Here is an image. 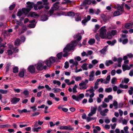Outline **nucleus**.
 <instances>
[{
  "mask_svg": "<svg viewBox=\"0 0 133 133\" xmlns=\"http://www.w3.org/2000/svg\"><path fill=\"white\" fill-rule=\"evenodd\" d=\"M66 130H72L74 129V128L73 127H71L70 125H67V126Z\"/></svg>",
  "mask_w": 133,
  "mask_h": 133,
  "instance_id": "62",
  "label": "nucleus"
},
{
  "mask_svg": "<svg viewBox=\"0 0 133 133\" xmlns=\"http://www.w3.org/2000/svg\"><path fill=\"white\" fill-rule=\"evenodd\" d=\"M112 35L110 31H108L107 35L106 38H107L108 39H111L112 38Z\"/></svg>",
  "mask_w": 133,
  "mask_h": 133,
  "instance_id": "27",
  "label": "nucleus"
},
{
  "mask_svg": "<svg viewBox=\"0 0 133 133\" xmlns=\"http://www.w3.org/2000/svg\"><path fill=\"white\" fill-rule=\"evenodd\" d=\"M88 83V80L85 79L84 81H82L81 82L79 83V89L81 90H85L88 87L87 84Z\"/></svg>",
  "mask_w": 133,
  "mask_h": 133,
  "instance_id": "5",
  "label": "nucleus"
},
{
  "mask_svg": "<svg viewBox=\"0 0 133 133\" xmlns=\"http://www.w3.org/2000/svg\"><path fill=\"white\" fill-rule=\"evenodd\" d=\"M74 38L76 39V40H73L69 44L70 45H73V47L75 48L77 45L78 42L80 41L82 39V36L79 34H77L75 35L74 36Z\"/></svg>",
  "mask_w": 133,
  "mask_h": 133,
  "instance_id": "1",
  "label": "nucleus"
},
{
  "mask_svg": "<svg viewBox=\"0 0 133 133\" xmlns=\"http://www.w3.org/2000/svg\"><path fill=\"white\" fill-rule=\"evenodd\" d=\"M8 92V90H4L3 89H0V93L2 94H6Z\"/></svg>",
  "mask_w": 133,
  "mask_h": 133,
  "instance_id": "40",
  "label": "nucleus"
},
{
  "mask_svg": "<svg viewBox=\"0 0 133 133\" xmlns=\"http://www.w3.org/2000/svg\"><path fill=\"white\" fill-rule=\"evenodd\" d=\"M122 12H121L119 11H115L113 13V15L114 16H118L122 14Z\"/></svg>",
  "mask_w": 133,
  "mask_h": 133,
  "instance_id": "34",
  "label": "nucleus"
},
{
  "mask_svg": "<svg viewBox=\"0 0 133 133\" xmlns=\"http://www.w3.org/2000/svg\"><path fill=\"white\" fill-rule=\"evenodd\" d=\"M97 109V107L96 106H95L94 107L91 108V111L89 114L88 116H91L95 114L96 113Z\"/></svg>",
  "mask_w": 133,
  "mask_h": 133,
  "instance_id": "9",
  "label": "nucleus"
},
{
  "mask_svg": "<svg viewBox=\"0 0 133 133\" xmlns=\"http://www.w3.org/2000/svg\"><path fill=\"white\" fill-rule=\"evenodd\" d=\"M111 32L113 36H114L117 35V31L116 30H111Z\"/></svg>",
  "mask_w": 133,
  "mask_h": 133,
  "instance_id": "46",
  "label": "nucleus"
},
{
  "mask_svg": "<svg viewBox=\"0 0 133 133\" xmlns=\"http://www.w3.org/2000/svg\"><path fill=\"white\" fill-rule=\"evenodd\" d=\"M63 53L61 52L58 53L57 55V57L58 59H61L62 57Z\"/></svg>",
  "mask_w": 133,
  "mask_h": 133,
  "instance_id": "38",
  "label": "nucleus"
},
{
  "mask_svg": "<svg viewBox=\"0 0 133 133\" xmlns=\"http://www.w3.org/2000/svg\"><path fill=\"white\" fill-rule=\"evenodd\" d=\"M11 65V64L10 63H8L6 64V66L5 67L6 69V71L7 72L8 71L9 69V67Z\"/></svg>",
  "mask_w": 133,
  "mask_h": 133,
  "instance_id": "57",
  "label": "nucleus"
},
{
  "mask_svg": "<svg viewBox=\"0 0 133 133\" xmlns=\"http://www.w3.org/2000/svg\"><path fill=\"white\" fill-rule=\"evenodd\" d=\"M42 128L41 127H39L37 128H33L32 129V131L34 132H38Z\"/></svg>",
  "mask_w": 133,
  "mask_h": 133,
  "instance_id": "26",
  "label": "nucleus"
},
{
  "mask_svg": "<svg viewBox=\"0 0 133 133\" xmlns=\"http://www.w3.org/2000/svg\"><path fill=\"white\" fill-rule=\"evenodd\" d=\"M121 119L122 120V123L123 124L127 125V124L128 121L127 120L125 119H124L123 120V118L122 117H121Z\"/></svg>",
  "mask_w": 133,
  "mask_h": 133,
  "instance_id": "53",
  "label": "nucleus"
},
{
  "mask_svg": "<svg viewBox=\"0 0 133 133\" xmlns=\"http://www.w3.org/2000/svg\"><path fill=\"white\" fill-rule=\"evenodd\" d=\"M65 82L68 85H70L74 84L75 83V81L73 80L71 82H70V80L68 79H66L65 80Z\"/></svg>",
  "mask_w": 133,
  "mask_h": 133,
  "instance_id": "21",
  "label": "nucleus"
},
{
  "mask_svg": "<svg viewBox=\"0 0 133 133\" xmlns=\"http://www.w3.org/2000/svg\"><path fill=\"white\" fill-rule=\"evenodd\" d=\"M65 12L63 11H61L57 13V16H61V15H65Z\"/></svg>",
  "mask_w": 133,
  "mask_h": 133,
  "instance_id": "63",
  "label": "nucleus"
},
{
  "mask_svg": "<svg viewBox=\"0 0 133 133\" xmlns=\"http://www.w3.org/2000/svg\"><path fill=\"white\" fill-rule=\"evenodd\" d=\"M128 92L130 95H131L132 94H133V87H130V90H128Z\"/></svg>",
  "mask_w": 133,
  "mask_h": 133,
  "instance_id": "45",
  "label": "nucleus"
},
{
  "mask_svg": "<svg viewBox=\"0 0 133 133\" xmlns=\"http://www.w3.org/2000/svg\"><path fill=\"white\" fill-rule=\"evenodd\" d=\"M23 13L22 9V10H20L18 12L17 15L18 16H20L22 15Z\"/></svg>",
  "mask_w": 133,
  "mask_h": 133,
  "instance_id": "59",
  "label": "nucleus"
},
{
  "mask_svg": "<svg viewBox=\"0 0 133 133\" xmlns=\"http://www.w3.org/2000/svg\"><path fill=\"white\" fill-rule=\"evenodd\" d=\"M23 93L24 94V95L25 96H28L29 94V92L27 90H25L23 92Z\"/></svg>",
  "mask_w": 133,
  "mask_h": 133,
  "instance_id": "64",
  "label": "nucleus"
},
{
  "mask_svg": "<svg viewBox=\"0 0 133 133\" xmlns=\"http://www.w3.org/2000/svg\"><path fill=\"white\" fill-rule=\"evenodd\" d=\"M84 96L83 94H81L78 95L76 96L74 95L72 96V98L73 99H75L77 101H79L81 100Z\"/></svg>",
  "mask_w": 133,
  "mask_h": 133,
  "instance_id": "7",
  "label": "nucleus"
},
{
  "mask_svg": "<svg viewBox=\"0 0 133 133\" xmlns=\"http://www.w3.org/2000/svg\"><path fill=\"white\" fill-rule=\"evenodd\" d=\"M131 23H126L125 25V28L127 29H130L132 26Z\"/></svg>",
  "mask_w": 133,
  "mask_h": 133,
  "instance_id": "41",
  "label": "nucleus"
},
{
  "mask_svg": "<svg viewBox=\"0 0 133 133\" xmlns=\"http://www.w3.org/2000/svg\"><path fill=\"white\" fill-rule=\"evenodd\" d=\"M116 42V40H114L112 41H108L107 42V43L109 45H114Z\"/></svg>",
  "mask_w": 133,
  "mask_h": 133,
  "instance_id": "25",
  "label": "nucleus"
},
{
  "mask_svg": "<svg viewBox=\"0 0 133 133\" xmlns=\"http://www.w3.org/2000/svg\"><path fill=\"white\" fill-rule=\"evenodd\" d=\"M110 79V75H109L107 76L106 80L105 79V81H104L103 83L105 84H107L108 83Z\"/></svg>",
  "mask_w": 133,
  "mask_h": 133,
  "instance_id": "28",
  "label": "nucleus"
},
{
  "mask_svg": "<svg viewBox=\"0 0 133 133\" xmlns=\"http://www.w3.org/2000/svg\"><path fill=\"white\" fill-rule=\"evenodd\" d=\"M73 45H70L69 44H67L66 47L64 49L63 52L65 53L63 54L64 57H65L69 55V52L70 51L74 49Z\"/></svg>",
  "mask_w": 133,
  "mask_h": 133,
  "instance_id": "2",
  "label": "nucleus"
},
{
  "mask_svg": "<svg viewBox=\"0 0 133 133\" xmlns=\"http://www.w3.org/2000/svg\"><path fill=\"white\" fill-rule=\"evenodd\" d=\"M91 19V17L90 15H88L87 18L85 17L84 19L82 21V23L84 25H86V23L89 21Z\"/></svg>",
  "mask_w": 133,
  "mask_h": 133,
  "instance_id": "13",
  "label": "nucleus"
},
{
  "mask_svg": "<svg viewBox=\"0 0 133 133\" xmlns=\"http://www.w3.org/2000/svg\"><path fill=\"white\" fill-rule=\"evenodd\" d=\"M55 11V10L51 7L48 12L49 14L50 15V16H51L53 14Z\"/></svg>",
  "mask_w": 133,
  "mask_h": 133,
  "instance_id": "47",
  "label": "nucleus"
},
{
  "mask_svg": "<svg viewBox=\"0 0 133 133\" xmlns=\"http://www.w3.org/2000/svg\"><path fill=\"white\" fill-rule=\"evenodd\" d=\"M48 18L46 15L42 16L41 18V20L43 21H45L48 19Z\"/></svg>",
  "mask_w": 133,
  "mask_h": 133,
  "instance_id": "52",
  "label": "nucleus"
},
{
  "mask_svg": "<svg viewBox=\"0 0 133 133\" xmlns=\"http://www.w3.org/2000/svg\"><path fill=\"white\" fill-rule=\"evenodd\" d=\"M59 2H57L55 3L53 5V6L52 8L55 10H59Z\"/></svg>",
  "mask_w": 133,
  "mask_h": 133,
  "instance_id": "14",
  "label": "nucleus"
},
{
  "mask_svg": "<svg viewBox=\"0 0 133 133\" xmlns=\"http://www.w3.org/2000/svg\"><path fill=\"white\" fill-rule=\"evenodd\" d=\"M107 46H105L100 51V52L102 54L105 53L107 51Z\"/></svg>",
  "mask_w": 133,
  "mask_h": 133,
  "instance_id": "36",
  "label": "nucleus"
},
{
  "mask_svg": "<svg viewBox=\"0 0 133 133\" xmlns=\"http://www.w3.org/2000/svg\"><path fill=\"white\" fill-rule=\"evenodd\" d=\"M118 41L120 42H122L123 44H126L128 42V38L124 39H123L122 38H119Z\"/></svg>",
  "mask_w": 133,
  "mask_h": 133,
  "instance_id": "17",
  "label": "nucleus"
},
{
  "mask_svg": "<svg viewBox=\"0 0 133 133\" xmlns=\"http://www.w3.org/2000/svg\"><path fill=\"white\" fill-rule=\"evenodd\" d=\"M91 3V0H84L83 2V5L84 6L90 5Z\"/></svg>",
  "mask_w": 133,
  "mask_h": 133,
  "instance_id": "18",
  "label": "nucleus"
},
{
  "mask_svg": "<svg viewBox=\"0 0 133 133\" xmlns=\"http://www.w3.org/2000/svg\"><path fill=\"white\" fill-rule=\"evenodd\" d=\"M107 30L105 26H103L100 29L99 36L102 39L106 38Z\"/></svg>",
  "mask_w": 133,
  "mask_h": 133,
  "instance_id": "4",
  "label": "nucleus"
},
{
  "mask_svg": "<svg viewBox=\"0 0 133 133\" xmlns=\"http://www.w3.org/2000/svg\"><path fill=\"white\" fill-rule=\"evenodd\" d=\"M12 47V46L10 49H8L7 50V52L9 55L11 56L13 54V51L12 50H12V49H11Z\"/></svg>",
  "mask_w": 133,
  "mask_h": 133,
  "instance_id": "30",
  "label": "nucleus"
},
{
  "mask_svg": "<svg viewBox=\"0 0 133 133\" xmlns=\"http://www.w3.org/2000/svg\"><path fill=\"white\" fill-rule=\"evenodd\" d=\"M113 63V62L111 60L107 61L105 63V65L107 66H108L110 64H112Z\"/></svg>",
  "mask_w": 133,
  "mask_h": 133,
  "instance_id": "37",
  "label": "nucleus"
},
{
  "mask_svg": "<svg viewBox=\"0 0 133 133\" xmlns=\"http://www.w3.org/2000/svg\"><path fill=\"white\" fill-rule=\"evenodd\" d=\"M67 15L70 16H75V14L74 12H69L67 13Z\"/></svg>",
  "mask_w": 133,
  "mask_h": 133,
  "instance_id": "50",
  "label": "nucleus"
},
{
  "mask_svg": "<svg viewBox=\"0 0 133 133\" xmlns=\"http://www.w3.org/2000/svg\"><path fill=\"white\" fill-rule=\"evenodd\" d=\"M95 39L94 38L90 39L88 42V43L90 45H92L95 43Z\"/></svg>",
  "mask_w": 133,
  "mask_h": 133,
  "instance_id": "29",
  "label": "nucleus"
},
{
  "mask_svg": "<svg viewBox=\"0 0 133 133\" xmlns=\"http://www.w3.org/2000/svg\"><path fill=\"white\" fill-rule=\"evenodd\" d=\"M13 70L14 73H17L18 72V68L17 66H15L13 68Z\"/></svg>",
  "mask_w": 133,
  "mask_h": 133,
  "instance_id": "44",
  "label": "nucleus"
},
{
  "mask_svg": "<svg viewBox=\"0 0 133 133\" xmlns=\"http://www.w3.org/2000/svg\"><path fill=\"white\" fill-rule=\"evenodd\" d=\"M43 5L45 6V8L46 9H49L50 8V7L48 6L49 3L48 0H42Z\"/></svg>",
  "mask_w": 133,
  "mask_h": 133,
  "instance_id": "12",
  "label": "nucleus"
},
{
  "mask_svg": "<svg viewBox=\"0 0 133 133\" xmlns=\"http://www.w3.org/2000/svg\"><path fill=\"white\" fill-rule=\"evenodd\" d=\"M26 72V70L24 69H22L20 71L18 74V76L21 77H23L25 73Z\"/></svg>",
  "mask_w": 133,
  "mask_h": 133,
  "instance_id": "16",
  "label": "nucleus"
},
{
  "mask_svg": "<svg viewBox=\"0 0 133 133\" xmlns=\"http://www.w3.org/2000/svg\"><path fill=\"white\" fill-rule=\"evenodd\" d=\"M112 91V89L111 88H106L105 90V92L109 93L111 92Z\"/></svg>",
  "mask_w": 133,
  "mask_h": 133,
  "instance_id": "42",
  "label": "nucleus"
},
{
  "mask_svg": "<svg viewBox=\"0 0 133 133\" xmlns=\"http://www.w3.org/2000/svg\"><path fill=\"white\" fill-rule=\"evenodd\" d=\"M95 71L93 70L89 72V77L88 78V81H92L94 79V74Z\"/></svg>",
  "mask_w": 133,
  "mask_h": 133,
  "instance_id": "8",
  "label": "nucleus"
},
{
  "mask_svg": "<svg viewBox=\"0 0 133 133\" xmlns=\"http://www.w3.org/2000/svg\"><path fill=\"white\" fill-rule=\"evenodd\" d=\"M81 16L78 15L77 17H75V20L76 21H81Z\"/></svg>",
  "mask_w": 133,
  "mask_h": 133,
  "instance_id": "58",
  "label": "nucleus"
},
{
  "mask_svg": "<svg viewBox=\"0 0 133 133\" xmlns=\"http://www.w3.org/2000/svg\"><path fill=\"white\" fill-rule=\"evenodd\" d=\"M10 126V125L8 124L2 125H0V128H8Z\"/></svg>",
  "mask_w": 133,
  "mask_h": 133,
  "instance_id": "43",
  "label": "nucleus"
},
{
  "mask_svg": "<svg viewBox=\"0 0 133 133\" xmlns=\"http://www.w3.org/2000/svg\"><path fill=\"white\" fill-rule=\"evenodd\" d=\"M77 88V86L76 85H75L73 88V92L74 93H76L77 92L76 89Z\"/></svg>",
  "mask_w": 133,
  "mask_h": 133,
  "instance_id": "60",
  "label": "nucleus"
},
{
  "mask_svg": "<svg viewBox=\"0 0 133 133\" xmlns=\"http://www.w3.org/2000/svg\"><path fill=\"white\" fill-rule=\"evenodd\" d=\"M26 4L28 5L26 6L27 8L30 11L33 7L34 3L33 2L31 3L30 2H28L26 3Z\"/></svg>",
  "mask_w": 133,
  "mask_h": 133,
  "instance_id": "15",
  "label": "nucleus"
},
{
  "mask_svg": "<svg viewBox=\"0 0 133 133\" xmlns=\"http://www.w3.org/2000/svg\"><path fill=\"white\" fill-rule=\"evenodd\" d=\"M113 104L114 107L115 109H117L118 108V104L116 101H114Z\"/></svg>",
  "mask_w": 133,
  "mask_h": 133,
  "instance_id": "35",
  "label": "nucleus"
},
{
  "mask_svg": "<svg viewBox=\"0 0 133 133\" xmlns=\"http://www.w3.org/2000/svg\"><path fill=\"white\" fill-rule=\"evenodd\" d=\"M20 99L19 98L15 97L11 98V102L12 104H16L20 101Z\"/></svg>",
  "mask_w": 133,
  "mask_h": 133,
  "instance_id": "11",
  "label": "nucleus"
},
{
  "mask_svg": "<svg viewBox=\"0 0 133 133\" xmlns=\"http://www.w3.org/2000/svg\"><path fill=\"white\" fill-rule=\"evenodd\" d=\"M115 132L116 133H124L123 130H121L120 131L119 129H115Z\"/></svg>",
  "mask_w": 133,
  "mask_h": 133,
  "instance_id": "51",
  "label": "nucleus"
},
{
  "mask_svg": "<svg viewBox=\"0 0 133 133\" xmlns=\"http://www.w3.org/2000/svg\"><path fill=\"white\" fill-rule=\"evenodd\" d=\"M122 67L123 71H124L126 70H129L130 69V67L128 66L127 65L125 64L123 65Z\"/></svg>",
  "mask_w": 133,
  "mask_h": 133,
  "instance_id": "23",
  "label": "nucleus"
},
{
  "mask_svg": "<svg viewBox=\"0 0 133 133\" xmlns=\"http://www.w3.org/2000/svg\"><path fill=\"white\" fill-rule=\"evenodd\" d=\"M73 78L76 81H81L82 79V77L81 76H80L76 77L74 76L73 77Z\"/></svg>",
  "mask_w": 133,
  "mask_h": 133,
  "instance_id": "32",
  "label": "nucleus"
},
{
  "mask_svg": "<svg viewBox=\"0 0 133 133\" xmlns=\"http://www.w3.org/2000/svg\"><path fill=\"white\" fill-rule=\"evenodd\" d=\"M87 63H84L81 66V68L84 70H87L88 69L87 68Z\"/></svg>",
  "mask_w": 133,
  "mask_h": 133,
  "instance_id": "39",
  "label": "nucleus"
},
{
  "mask_svg": "<svg viewBox=\"0 0 133 133\" xmlns=\"http://www.w3.org/2000/svg\"><path fill=\"white\" fill-rule=\"evenodd\" d=\"M99 27L100 26L99 25L97 24L96 25H95V29L93 30L95 32H96L99 29Z\"/></svg>",
  "mask_w": 133,
  "mask_h": 133,
  "instance_id": "55",
  "label": "nucleus"
},
{
  "mask_svg": "<svg viewBox=\"0 0 133 133\" xmlns=\"http://www.w3.org/2000/svg\"><path fill=\"white\" fill-rule=\"evenodd\" d=\"M29 15L31 17H38L39 16L38 15L33 12H30L29 14Z\"/></svg>",
  "mask_w": 133,
  "mask_h": 133,
  "instance_id": "19",
  "label": "nucleus"
},
{
  "mask_svg": "<svg viewBox=\"0 0 133 133\" xmlns=\"http://www.w3.org/2000/svg\"><path fill=\"white\" fill-rule=\"evenodd\" d=\"M45 64V61L44 62H38L37 64L36 68L39 70H42L43 69L45 70L47 68V66L44 65Z\"/></svg>",
  "mask_w": 133,
  "mask_h": 133,
  "instance_id": "3",
  "label": "nucleus"
},
{
  "mask_svg": "<svg viewBox=\"0 0 133 133\" xmlns=\"http://www.w3.org/2000/svg\"><path fill=\"white\" fill-rule=\"evenodd\" d=\"M109 111L107 109H105L104 110L101 111L100 112V114L102 116H105L107 115L106 113Z\"/></svg>",
  "mask_w": 133,
  "mask_h": 133,
  "instance_id": "20",
  "label": "nucleus"
},
{
  "mask_svg": "<svg viewBox=\"0 0 133 133\" xmlns=\"http://www.w3.org/2000/svg\"><path fill=\"white\" fill-rule=\"evenodd\" d=\"M23 13L25 14H27L29 12L30 10L28 8H23L22 9Z\"/></svg>",
  "mask_w": 133,
  "mask_h": 133,
  "instance_id": "31",
  "label": "nucleus"
},
{
  "mask_svg": "<svg viewBox=\"0 0 133 133\" xmlns=\"http://www.w3.org/2000/svg\"><path fill=\"white\" fill-rule=\"evenodd\" d=\"M78 65V62L77 61H75L74 62L72 65L70 66V67L72 69H75L77 66Z\"/></svg>",
  "mask_w": 133,
  "mask_h": 133,
  "instance_id": "22",
  "label": "nucleus"
},
{
  "mask_svg": "<svg viewBox=\"0 0 133 133\" xmlns=\"http://www.w3.org/2000/svg\"><path fill=\"white\" fill-rule=\"evenodd\" d=\"M28 71L31 74L34 73L36 70L35 68L33 65L30 66L28 68Z\"/></svg>",
  "mask_w": 133,
  "mask_h": 133,
  "instance_id": "10",
  "label": "nucleus"
},
{
  "mask_svg": "<svg viewBox=\"0 0 133 133\" xmlns=\"http://www.w3.org/2000/svg\"><path fill=\"white\" fill-rule=\"evenodd\" d=\"M129 127L128 126H126L124 128V133H129V131H128Z\"/></svg>",
  "mask_w": 133,
  "mask_h": 133,
  "instance_id": "48",
  "label": "nucleus"
},
{
  "mask_svg": "<svg viewBox=\"0 0 133 133\" xmlns=\"http://www.w3.org/2000/svg\"><path fill=\"white\" fill-rule=\"evenodd\" d=\"M56 58L54 57H51L45 61V64L48 67H50L52 63H55L56 61Z\"/></svg>",
  "mask_w": 133,
  "mask_h": 133,
  "instance_id": "6",
  "label": "nucleus"
},
{
  "mask_svg": "<svg viewBox=\"0 0 133 133\" xmlns=\"http://www.w3.org/2000/svg\"><path fill=\"white\" fill-rule=\"evenodd\" d=\"M20 44V40L19 38L17 39L15 41V45L16 46H18Z\"/></svg>",
  "mask_w": 133,
  "mask_h": 133,
  "instance_id": "33",
  "label": "nucleus"
},
{
  "mask_svg": "<svg viewBox=\"0 0 133 133\" xmlns=\"http://www.w3.org/2000/svg\"><path fill=\"white\" fill-rule=\"evenodd\" d=\"M53 83L54 84H57L58 86L60 85L61 84L60 82L59 81L54 80L53 81Z\"/></svg>",
  "mask_w": 133,
  "mask_h": 133,
  "instance_id": "54",
  "label": "nucleus"
},
{
  "mask_svg": "<svg viewBox=\"0 0 133 133\" xmlns=\"http://www.w3.org/2000/svg\"><path fill=\"white\" fill-rule=\"evenodd\" d=\"M117 10L121 12L122 13L124 12V9L123 7V6L118 5L117 7Z\"/></svg>",
  "mask_w": 133,
  "mask_h": 133,
  "instance_id": "24",
  "label": "nucleus"
},
{
  "mask_svg": "<svg viewBox=\"0 0 133 133\" xmlns=\"http://www.w3.org/2000/svg\"><path fill=\"white\" fill-rule=\"evenodd\" d=\"M99 85V83L98 82L96 81L95 83L94 86V89L96 90L98 88V85Z\"/></svg>",
  "mask_w": 133,
  "mask_h": 133,
  "instance_id": "49",
  "label": "nucleus"
},
{
  "mask_svg": "<svg viewBox=\"0 0 133 133\" xmlns=\"http://www.w3.org/2000/svg\"><path fill=\"white\" fill-rule=\"evenodd\" d=\"M116 81L117 79L115 77H113L111 79V83L112 84H115L116 83Z\"/></svg>",
  "mask_w": 133,
  "mask_h": 133,
  "instance_id": "61",
  "label": "nucleus"
},
{
  "mask_svg": "<svg viewBox=\"0 0 133 133\" xmlns=\"http://www.w3.org/2000/svg\"><path fill=\"white\" fill-rule=\"evenodd\" d=\"M52 90H54V92L55 93H57L61 91V90L59 88H54L52 89Z\"/></svg>",
  "mask_w": 133,
  "mask_h": 133,
  "instance_id": "56",
  "label": "nucleus"
}]
</instances>
